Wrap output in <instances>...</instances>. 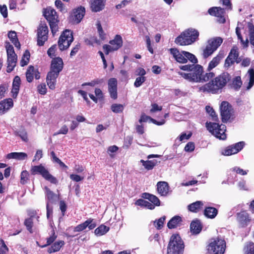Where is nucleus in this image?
<instances>
[{"mask_svg": "<svg viewBox=\"0 0 254 254\" xmlns=\"http://www.w3.org/2000/svg\"><path fill=\"white\" fill-rule=\"evenodd\" d=\"M231 79V75L227 72H223L199 87L198 91L212 94L220 93Z\"/></svg>", "mask_w": 254, "mask_h": 254, "instance_id": "f257e3e1", "label": "nucleus"}, {"mask_svg": "<svg viewBox=\"0 0 254 254\" xmlns=\"http://www.w3.org/2000/svg\"><path fill=\"white\" fill-rule=\"evenodd\" d=\"M179 73L182 77L189 81L196 83H205L215 76L213 72H205L203 67L197 64H193L190 72L189 73L180 72Z\"/></svg>", "mask_w": 254, "mask_h": 254, "instance_id": "f03ea898", "label": "nucleus"}, {"mask_svg": "<svg viewBox=\"0 0 254 254\" xmlns=\"http://www.w3.org/2000/svg\"><path fill=\"white\" fill-rule=\"evenodd\" d=\"M63 67L64 63L61 58L58 57L53 58L50 71L48 72L46 77V82L50 89H55L57 78Z\"/></svg>", "mask_w": 254, "mask_h": 254, "instance_id": "7ed1b4c3", "label": "nucleus"}, {"mask_svg": "<svg viewBox=\"0 0 254 254\" xmlns=\"http://www.w3.org/2000/svg\"><path fill=\"white\" fill-rule=\"evenodd\" d=\"M171 55H172L175 61L181 64H186L189 61L193 64H197L198 60L195 56L189 52L180 51L176 48H172L169 49Z\"/></svg>", "mask_w": 254, "mask_h": 254, "instance_id": "20e7f679", "label": "nucleus"}, {"mask_svg": "<svg viewBox=\"0 0 254 254\" xmlns=\"http://www.w3.org/2000/svg\"><path fill=\"white\" fill-rule=\"evenodd\" d=\"M226 248V243L224 238L218 236L211 238L206 246V250L209 254H224Z\"/></svg>", "mask_w": 254, "mask_h": 254, "instance_id": "39448f33", "label": "nucleus"}, {"mask_svg": "<svg viewBox=\"0 0 254 254\" xmlns=\"http://www.w3.org/2000/svg\"><path fill=\"white\" fill-rule=\"evenodd\" d=\"M199 32L196 30H186L178 36L175 40L176 44L180 46L190 45L198 38Z\"/></svg>", "mask_w": 254, "mask_h": 254, "instance_id": "423d86ee", "label": "nucleus"}, {"mask_svg": "<svg viewBox=\"0 0 254 254\" xmlns=\"http://www.w3.org/2000/svg\"><path fill=\"white\" fill-rule=\"evenodd\" d=\"M43 15L48 22L52 34L54 36L59 30L60 22L57 12L54 8L47 7L44 9Z\"/></svg>", "mask_w": 254, "mask_h": 254, "instance_id": "0eeeda50", "label": "nucleus"}, {"mask_svg": "<svg viewBox=\"0 0 254 254\" xmlns=\"http://www.w3.org/2000/svg\"><path fill=\"white\" fill-rule=\"evenodd\" d=\"M184 244L180 235L174 234L170 238L167 247V254H183Z\"/></svg>", "mask_w": 254, "mask_h": 254, "instance_id": "6e6552de", "label": "nucleus"}, {"mask_svg": "<svg viewBox=\"0 0 254 254\" xmlns=\"http://www.w3.org/2000/svg\"><path fill=\"white\" fill-rule=\"evenodd\" d=\"M32 175H40L45 180L52 184L57 185L58 184L57 179L51 174L49 171L42 164L32 166L30 169Z\"/></svg>", "mask_w": 254, "mask_h": 254, "instance_id": "1a4fd4ad", "label": "nucleus"}, {"mask_svg": "<svg viewBox=\"0 0 254 254\" xmlns=\"http://www.w3.org/2000/svg\"><path fill=\"white\" fill-rule=\"evenodd\" d=\"M207 129L216 138L221 140H225L227 135L225 133L226 127L224 125H219L218 123L206 122Z\"/></svg>", "mask_w": 254, "mask_h": 254, "instance_id": "9d476101", "label": "nucleus"}, {"mask_svg": "<svg viewBox=\"0 0 254 254\" xmlns=\"http://www.w3.org/2000/svg\"><path fill=\"white\" fill-rule=\"evenodd\" d=\"M223 39L220 37H216L209 39L205 48L203 50L202 56L207 59L217 50L223 43Z\"/></svg>", "mask_w": 254, "mask_h": 254, "instance_id": "9b49d317", "label": "nucleus"}, {"mask_svg": "<svg viewBox=\"0 0 254 254\" xmlns=\"http://www.w3.org/2000/svg\"><path fill=\"white\" fill-rule=\"evenodd\" d=\"M242 59L239 57V49L236 46H234L231 48L228 57L225 60L224 66L226 68H230L235 63L239 64Z\"/></svg>", "mask_w": 254, "mask_h": 254, "instance_id": "f8f14e48", "label": "nucleus"}, {"mask_svg": "<svg viewBox=\"0 0 254 254\" xmlns=\"http://www.w3.org/2000/svg\"><path fill=\"white\" fill-rule=\"evenodd\" d=\"M220 114L222 122L226 123L232 117L234 111L232 105L227 101H223L220 106Z\"/></svg>", "mask_w": 254, "mask_h": 254, "instance_id": "ddd939ff", "label": "nucleus"}, {"mask_svg": "<svg viewBox=\"0 0 254 254\" xmlns=\"http://www.w3.org/2000/svg\"><path fill=\"white\" fill-rule=\"evenodd\" d=\"M49 30L45 23H40L37 29V45L42 46L48 40Z\"/></svg>", "mask_w": 254, "mask_h": 254, "instance_id": "4468645a", "label": "nucleus"}, {"mask_svg": "<svg viewBox=\"0 0 254 254\" xmlns=\"http://www.w3.org/2000/svg\"><path fill=\"white\" fill-rule=\"evenodd\" d=\"M85 13L84 7L80 6L73 10L69 17V21L73 24H78L82 19Z\"/></svg>", "mask_w": 254, "mask_h": 254, "instance_id": "2eb2a0df", "label": "nucleus"}, {"mask_svg": "<svg viewBox=\"0 0 254 254\" xmlns=\"http://www.w3.org/2000/svg\"><path fill=\"white\" fill-rule=\"evenodd\" d=\"M245 142L240 141L226 147L222 152V154L225 156H230L237 153L244 147Z\"/></svg>", "mask_w": 254, "mask_h": 254, "instance_id": "dca6fc26", "label": "nucleus"}, {"mask_svg": "<svg viewBox=\"0 0 254 254\" xmlns=\"http://www.w3.org/2000/svg\"><path fill=\"white\" fill-rule=\"evenodd\" d=\"M97 226V224L93 219L88 218L84 222L77 225L73 229L74 232H81L88 228L89 230L94 229Z\"/></svg>", "mask_w": 254, "mask_h": 254, "instance_id": "f3484780", "label": "nucleus"}, {"mask_svg": "<svg viewBox=\"0 0 254 254\" xmlns=\"http://www.w3.org/2000/svg\"><path fill=\"white\" fill-rule=\"evenodd\" d=\"M108 90L110 93V97L114 100L117 99V80L115 78H111L109 79Z\"/></svg>", "mask_w": 254, "mask_h": 254, "instance_id": "a211bd4d", "label": "nucleus"}, {"mask_svg": "<svg viewBox=\"0 0 254 254\" xmlns=\"http://www.w3.org/2000/svg\"><path fill=\"white\" fill-rule=\"evenodd\" d=\"M40 73L38 68H35L34 66H29L26 72V80L28 82H31L34 78V76L36 79L40 78Z\"/></svg>", "mask_w": 254, "mask_h": 254, "instance_id": "6ab92c4d", "label": "nucleus"}, {"mask_svg": "<svg viewBox=\"0 0 254 254\" xmlns=\"http://www.w3.org/2000/svg\"><path fill=\"white\" fill-rule=\"evenodd\" d=\"M224 57V51H220L216 56L214 57L209 62L207 66L206 71L208 72H212L211 70L216 67L220 63V61Z\"/></svg>", "mask_w": 254, "mask_h": 254, "instance_id": "aec40b11", "label": "nucleus"}, {"mask_svg": "<svg viewBox=\"0 0 254 254\" xmlns=\"http://www.w3.org/2000/svg\"><path fill=\"white\" fill-rule=\"evenodd\" d=\"M208 13L211 16L220 17L221 20V22L224 23L226 20L224 17V14L225 13V10L224 8L221 7H212L208 9Z\"/></svg>", "mask_w": 254, "mask_h": 254, "instance_id": "412c9836", "label": "nucleus"}, {"mask_svg": "<svg viewBox=\"0 0 254 254\" xmlns=\"http://www.w3.org/2000/svg\"><path fill=\"white\" fill-rule=\"evenodd\" d=\"M237 215V219L243 227L247 226L251 221L249 214L246 210L241 211Z\"/></svg>", "mask_w": 254, "mask_h": 254, "instance_id": "4be33fe9", "label": "nucleus"}, {"mask_svg": "<svg viewBox=\"0 0 254 254\" xmlns=\"http://www.w3.org/2000/svg\"><path fill=\"white\" fill-rule=\"evenodd\" d=\"M13 106V100L11 98L4 99L0 102V115L4 114Z\"/></svg>", "mask_w": 254, "mask_h": 254, "instance_id": "5701e85b", "label": "nucleus"}, {"mask_svg": "<svg viewBox=\"0 0 254 254\" xmlns=\"http://www.w3.org/2000/svg\"><path fill=\"white\" fill-rule=\"evenodd\" d=\"M169 185L167 182L160 181L157 184V190L161 196H166L169 191Z\"/></svg>", "mask_w": 254, "mask_h": 254, "instance_id": "b1692460", "label": "nucleus"}, {"mask_svg": "<svg viewBox=\"0 0 254 254\" xmlns=\"http://www.w3.org/2000/svg\"><path fill=\"white\" fill-rule=\"evenodd\" d=\"M182 221L183 220L181 216L176 215L168 221L167 227L170 229L176 228L181 225Z\"/></svg>", "mask_w": 254, "mask_h": 254, "instance_id": "393cba45", "label": "nucleus"}, {"mask_svg": "<svg viewBox=\"0 0 254 254\" xmlns=\"http://www.w3.org/2000/svg\"><path fill=\"white\" fill-rule=\"evenodd\" d=\"M105 0H92L91 8L94 12H98L104 9Z\"/></svg>", "mask_w": 254, "mask_h": 254, "instance_id": "a878e982", "label": "nucleus"}, {"mask_svg": "<svg viewBox=\"0 0 254 254\" xmlns=\"http://www.w3.org/2000/svg\"><path fill=\"white\" fill-rule=\"evenodd\" d=\"M36 215V212L35 211H33L30 214V217L25 219L24 222V225L25 226L27 231L31 234L33 233V218Z\"/></svg>", "mask_w": 254, "mask_h": 254, "instance_id": "bb28decb", "label": "nucleus"}, {"mask_svg": "<svg viewBox=\"0 0 254 254\" xmlns=\"http://www.w3.org/2000/svg\"><path fill=\"white\" fill-rule=\"evenodd\" d=\"M202 228L200 221L198 219L193 220L190 224V230L193 234H199Z\"/></svg>", "mask_w": 254, "mask_h": 254, "instance_id": "cd10ccee", "label": "nucleus"}, {"mask_svg": "<svg viewBox=\"0 0 254 254\" xmlns=\"http://www.w3.org/2000/svg\"><path fill=\"white\" fill-rule=\"evenodd\" d=\"M21 84V79L18 76L14 77L12 82V88L11 89V93L12 97L15 98L19 92V87Z\"/></svg>", "mask_w": 254, "mask_h": 254, "instance_id": "c85d7f7f", "label": "nucleus"}, {"mask_svg": "<svg viewBox=\"0 0 254 254\" xmlns=\"http://www.w3.org/2000/svg\"><path fill=\"white\" fill-rule=\"evenodd\" d=\"M109 43L113 47L112 50L117 51L123 46V40L119 35H116L114 39L110 40Z\"/></svg>", "mask_w": 254, "mask_h": 254, "instance_id": "c756f323", "label": "nucleus"}, {"mask_svg": "<svg viewBox=\"0 0 254 254\" xmlns=\"http://www.w3.org/2000/svg\"><path fill=\"white\" fill-rule=\"evenodd\" d=\"M142 197L149 200L153 203L152 204L154 205V206H159L160 205V201L156 195L148 192H144L142 194Z\"/></svg>", "mask_w": 254, "mask_h": 254, "instance_id": "7c9ffc66", "label": "nucleus"}, {"mask_svg": "<svg viewBox=\"0 0 254 254\" xmlns=\"http://www.w3.org/2000/svg\"><path fill=\"white\" fill-rule=\"evenodd\" d=\"M27 158V154L24 152H11L6 156L7 159H14L18 160H23Z\"/></svg>", "mask_w": 254, "mask_h": 254, "instance_id": "2f4dec72", "label": "nucleus"}, {"mask_svg": "<svg viewBox=\"0 0 254 254\" xmlns=\"http://www.w3.org/2000/svg\"><path fill=\"white\" fill-rule=\"evenodd\" d=\"M17 62V56L16 55H11V56H7V69L6 71L7 72H10L12 71L14 67L16 65Z\"/></svg>", "mask_w": 254, "mask_h": 254, "instance_id": "473e14b6", "label": "nucleus"}, {"mask_svg": "<svg viewBox=\"0 0 254 254\" xmlns=\"http://www.w3.org/2000/svg\"><path fill=\"white\" fill-rule=\"evenodd\" d=\"M203 203L201 201H196L188 206V209L190 211L197 213L202 208Z\"/></svg>", "mask_w": 254, "mask_h": 254, "instance_id": "72a5a7b5", "label": "nucleus"}, {"mask_svg": "<svg viewBox=\"0 0 254 254\" xmlns=\"http://www.w3.org/2000/svg\"><path fill=\"white\" fill-rule=\"evenodd\" d=\"M204 215L208 218H214L218 214V210L213 207H206L204 210Z\"/></svg>", "mask_w": 254, "mask_h": 254, "instance_id": "f704fd0d", "label": "nucleus"}, {"mask_svg": "<svg viewBox=\"0 0 254 254\" xmlns=\"http://www.w3.org/2000/svg\"><path fill=\"white\" fill-rule=\"evenodd\" d=\"M64 245V241L56 242L48 248L47 252L49 254L58 252Z\"/></svg>", "mask_w": 254, "mask_h": 254, "instance_id": "c9c22d12", "label": "nucleus"}, {"mask_svg": "<svg viewBox=\"0 0 254 254\" xmlns=\"http://www.w3.org/2000/svg\"><path fill=\"white\" fill-rule=\"evenodd\" d=\"M71 39L68 41L64 40L62 37H60L58 40V46L60 50L62 51L67 49L71 44Z\"/></svg>", "mask_w": 254, "mask_h": 254, "instance_id": "e433bc0d", "label": "nucleus"}, {"mask_svg": "<svg viewBox=\"0 0 254 254\" xmlns=\"http://www.w3.org/2000/svg\"><path fill=\"white\" fill-rule=\"evenodd\" d=\"M8 37L15 47L20 49V44L17 38L16 33L14 31L9 32L8 33Z\"/></svg>", "mask_w": 254, "mask_h": 254, "instance_id": "4c0bfd02", "label": "nucleus"}, {"mask_svg": "<svg viewBox=\"0 0 254 254\" xmlns=\"http://www.w3.org/2000/svg\"><path fill=\"white\" fill-rule=\"evenodd\" d=\"M110 230V227L101 224L94 230L95 234L97 236H101L106 234Z\"/></svg>", "mask_w": 254, "mask_h": 254, "instance_id": "58836bf2", "label": "nucleus"}, {"mask_svg": "<svg viewBox=\"0 0 254 254\" xmlns=\"http://www.w3.org/2000/svg\"><path fill=\"white\" fill-rule=\"evenodd\" d=\"M140 162L142 163V165L147 170L153 169L154 167L157 164V161L156 160L144 161L141 160Z\"/></svg>", "mask_w": 254, "mask_h": 254, "instance_id": "ea45409f", "label": "nucleus"}, {"mask_svg": "<svg viewBox=\"0 0 254 254\" xmlns=\"http://www.w3.org/2000/svg\"><path fill=\"white\" fill-rule=\"evenodd\" d=\"M242 85V81L240 76H235L232 79V87L236 90H239Z\"/></svg>", "mask_w": 254, "mask_h": 254, "instance_id": "a19ab883", "label": "nucleus"}, {"mask_svg": "<svg viewBox=\"0 0 254 254\" xmlns=\"http://www.w3.org/2000/svg\"><path fill=\"white\" fill-rule=\"evenodd\" d=\"M50 155L51 159L53 162H55L59 164L60 166L62 168H64L65 169H67L68 168V167L64 162H63L58 157L56 156V153L54 151L51 152Z\"/></svg>", "mask_w": 254, "mask_h": 254, "instance_id": "79ce46f5", "label": "nucleus"}, {"mask_svg": "<svg viewBox=\"0 0 254 254\" xmlns=\"http://www.w3.org/2000/svg\"><path fill=\"white\" fill-rule=\"evenodd\" d=\"M135 204L138 206H144L150 210H152L155 208L154 205L152 203L143 199H139L136 200Z\"/></svg>", "mask_w": 254, "mask_h": 254, "instance_id": "37998d69", "label": "nucleus"}, {"mask_svg": "<svg viewBox=\"0 0 254 254\" xmlns=\"http://www.w3.org/2000/svg\"><path fill=\"white\" fill-rule=\"evenodd\" d=\"M166 217L163 216L158 219L153 221V225L157 230H161L163 228L164 225Z\"/></svg>", "mask_w": 254, "mask_h": 254, "instance_id": "c03bdc74", "label": "nucleus"}, {"mask_svg": "<svg viewBox=\"0 0 254 254\" xmlns=\"http://www.w3.org/2000/svg\"><path fill=\"white\" fill-rule=\"evenodd\" d=\"M57 238V236L56 235L55 231L54 229H53L52 231L51 236L49 238H47L46 244L42 246H40V247L43 248L46 247L48 246H50V245L53 243V242L56 240Z\"/></svg>", "mask_w": 254, "mask_h": 254, "instance_id": "a18cd8bd", "label": "nucleus"}, {"mask_svg": "<svg viewBox=\"0 0 254 254\" xmlns=\"http://www.w3.org/2000/svg\"><path fill=\"white\" fill-rule=\"evenodd\" d=\"M30 174L27 170H24L20 174V183L24 185L28 183L29 180Z\"/></svg>", "mask_w": 254, "mask_h": 254, "instance_id": "49530a36", "label": "nucleus"}, {"mask_svg": "<svg viewBox=\"0 0 254 254\" xmlns=\"http://www.w3.org/2000/svg\"><path fill=\"white\" fill-rule=\"evenodd\" d=\"M60 37H62L64 40H66V41H68L70 40V39H71V43L73 42L74 39L72 32L71 30L68 29H66L61 34Z\"/></svg>", "mask_w": 254, "mask_h": 254, "instance_id": "de8ad7c7", "label": "nucleus"}, {"mask_svg": "<svg viewBox=\"0 0 254 254\" xmlns=\"http://www.w3.org/2000/svg\"><path fill=\"white\" fill-rule=\"evenodd\" d=\"M30 57V52L28 50H26L22 57V59L20 61V65L21 66H24L26 65H27L29 62V59Z\"/></svg>", "mask_w": 254, "mask_h": 254, "instance_id": "09e8293b", "label": "nucleus"}, {"mask_svg": "<svg viewBox=\"0 0 254 254\" xmlns=\"http://www.w3.org/2000/svg\"><path fill=\"white\" fill-rule=\"evenodd\" d=\"M111 109L114 113H121L124 110V106L121 104H113L111 106Z\"/></svg>", "mask_w": 254, "mask_h": 254, "instance_id": "8fccbe9b", "label": "nucleus"}, {"mask_svg": "<svg viewBox=\"0 0 254 254\" xmlns=\"http://www.w3.org/2000/svg\"><path fill=\"white\" fill-rule=\"evenodd\" d=\"M45 189L46 190V197L47 200L49 202H53L56 197V194L47 187H45Z\"/></svg>", "mask_w": 254, "mask_h": 254, "instance_id": "3c124183", "label": "nucleus"}, {"mask_svg": "<svg viewBox=\"0 0 254 254\" xmlns=\"http://www.w3.org/2000/svg\"><path fill=\"white\" fill-rule=\"evenodd\" d=\"M248 73L249 75V82L247 87L248 90L251 89L254 85V69L252 68L249 69Z\"/></svg>", "mask_w": 254, "mask_h": 254, "instance_id": "603ef678", "label": "nucleus"}, {"mask_svg": "<svg viewBox=\"0 0 254 254\" xmlns=\"http://www.w3.org/2000/svg\"><path fill=\"white\" fill-rule=\"evenodd\" d=\"M84 42L86 45L88 46H93L94 44H97L98 45L100 44V41L96 36H91L89 38L85 39Z\"/></svg>", "mask_w": 254, "mask_h": 254, "instance_id": "864d4df0", "label": "nucleus"}, {"mask_svg": "<svg viewBox=\"0 0 254 254\" xmlns=\"http://www.w3.org/2000/svg\"><path fill=\"white\" fill-rule=\"evenodd\" d=\"M15 134L16 135L19 136L22 140L27 142L28 140V136H27V133L26 131V130L22 128L21 129H20L19 131H16L14 132Z\"/></svg>", "mask_w": 254, "mask_h": 254, "instance_id": "5fc2aeb1", "label": "nucleus"}, {"mask_svg": "<svg viewBox=\"0 0 254 254\" xmlns=\"http://www.w3.org/2000/svg\"><path fill=\"white\" fill-rule=\"evenodd\" d=\"M96 26H97V31H98L100 38L102 40H105L106 38V34L105 33V32H104V31L103 30V28H102V25H101V22L100 21L98 20L97 22Z\"/></svg>", "mask_w": 254, "mask_h": 254, "instance_id": "6e6d98bb", "label": "nucleus"}, {"mask_svg": "<svg viewBox=\"0 0 254 254\" xmlns=\"http://www.w3.org/2000/svg\"><path fill=\"white\" fill-rule=\"evenodd\" d=\"M246 254H254V243L248 242L245 246Z\"/></svg>", "mask_w": 254, "mask_h": 254, "instance_id": "4d7b16f0", "label": "nucleus"}, {"mask_svg": "<svg viewBox=\"0 0 254 254\" xmlns=\"http://www.w3.org/2000/svg\"><path fill=\"white\" fill-rule=\"evenodd\" d=\"M206 112L209 113L210 116L212 117V119L213 121H216L218 118L216 114V113L212 107L209 106H206L205 107Z\"/></svg>", "mask_w": 254, "mask_h": 254, "instance_id": "13d9d810", "label": "nucleus"}, {"mask_svg": "<svg viewBox=\"0 0 254 254\" xmlns=\"http://www.w3.org/2000/svg\"><path fill=\"white\" fill-rule=\"evenodd\" d=\"M103 82V80L102 79H95L92 80L91 82H85L82 84V86H90L93 87L96 85H98L102 83Z\"/></svg>", "mask_w": 254, "mask_h": 254, "instance_id": "bf43d9fd", "label": "nucleus"}, {"mask_svg": "<svg viewBox=\"0 0 254 254\" xmlns=\"http://www.w3.org/2000/svg\"><path fill=\"white\" fill-rule=\"evenodd\" d=\"M9 249L5 245L4 241L1 240L0 243V254H8Z\"/></svg>", "mask_w": 254, "mask_h": 254, "instance_id": "052dcab7", "label": "nucleus"}, {"mask_svg": "<svg viewBox=\"0 0 254 254\" xmlns=\"http://www.w3.org/2000/svg\"><path fill=\"white\" fill-rule=\"evenodd\" d=\"M146 80V77L145 76H139L137 77L134 81V86L135 87H138L140 86Z\"/></svg>", "mask_w": 254, "mask_h": 254, "instance_id": "680f3d73", "label": "nucleus"}, {"mask_svg": "<svg viewBox=\"0 0 254 254\" xmlns=\"http://www.w3.org/2000/svg\"><path fill=\"white\" fill-rule=\"evenodd\" d=\"M57 50V45H52L47 51V54L51 58H54L56 56L55 53Z\"/></svg>", "mask_w": 254, "mask_h": 254, "instance_id": "e2e57ef3", "label": "nucleus"}, {"mask_svg": "<svg viewBox=\"0 0 254 254\" xmlns=\"http://www.w3.org/2000/svg\"><path fill=\"white\" fill-rule=\"evenodd\" d=\"M8 86L6 83L0 85V99L4 97L6 91L8 89Z\"/></svg>", "mask_w": 254, "mask_h": 254, "instance_id": "0e129e2a", "label": "nucleus"}, {"mask_svg": "<svg viewBox=\"0 0 254 254\" xmlns=\"http://www.w3.org/2000/svg\"><path fill=\"white\" fill-rule=\"evenodd\" d=\"M56 7L61 12L66 11L64 4L61 0H56L55 1Z\"/></svg>", "mask_w": 254, "mask_h": 254, "instance_id": "69168bd1", "label": "nucleus"}, {"mask_svg": "<svg viewBox=\"0 0 254 254\" xmlns=\"http://www.w3.org/2000/svg\"><path fill=\"white\" fill-rule=\"evenodd\" d=\"M37 90L39 93L42 95H45L47 93L46 86L45 83L41 84L37 87Z\"/></svg>", "mask_w": 254, "mask_h": 254, "instance_id": "338daca9", "label": "nucleus"}, {"mask_svg": "<svg viewBox=\"0 0 254 254\" xmlns=\"http://www.w3.org/2000/svg\"><path fill=\"white\" fill-rule=\"evenodd\" d=\"M249 37L250 44L254 47V26L251 27L249 29Z\"/></svg>", "mask_w": 254, "mask_h": 254, "instance_id": "774afa93", "label": "nucleus"}]
</instances>
